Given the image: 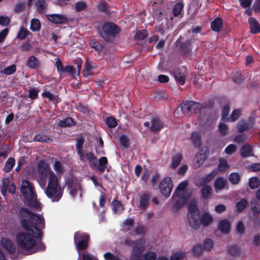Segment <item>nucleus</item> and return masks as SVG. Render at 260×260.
<instances>
[{"mask_svg": "<svg viewBox=\"0 0 260 260\" xmlns=\"http://www.w3.org/2000/svg\"><path fill=\"white\" fill-rule=\"evenodd\" d=\"M21 192L31 206L36 208H41L40 203L37 201V194L34 186L29 181L25 180L22 181Z\"/></svg>", "mask_w": 260, "mask_h": 260, "instance_id": "4", "label": "nucleus"}, {"mask_svg": "<svg viewBox=\"0 0 260 260\" xmlns=\"http://www.w3.org/2000/svg\"><path fill=\"white\" fill-rule=\"evenodd\" d=\"M88 236L85 233L76 232L74 235V242L78 250H84L88 247Z\"/></svg>", "mask_w": 260, "mask_h": 260, "instance_id": "7", "label": "nucleus"}, {"mask_svg": "<svg viewBox=\"0 0 260 260\" xmlns=\"http://www.w3.org/2000/svg\"><path fill=\"white\" fill-rule=\"evenodd\" d=\"M259 184V180L256 177H252L250 178L249 180V185L252 189L257 188Z\"/></svg>", "mask_w": 260, "mask_h": 260, "instance_id": "36", "label": "nucleus"}, {"mask_svg": "<svg viewBox=\"0 0 260 260\" xmlns=\"http://www.w3.org/2000/svg\"><path fill=\"white\" fill-rule=\"evenodd\" d=\"M54 170L57 174H62L64 172V169L62 164L58 160H55L53 165Z\"/></svg>", "mask_w": 260, "mask_h": 260, "instance_id": "33", "label": "nucleus"}, {"mask_svg": "<svg viewBox=\"0 0 260 260\" xmlns=\"http://www.w3.org/2000/svg\"><path fill=\"white\" fill-rule=\"evenodd\" d=\"M257 200L256 199H252L250 204L251 208L254 215H257L260 213V202Z\"/></svg>", "mask_w": 260, "mask_h": 260, "instance_id": "25", "label": "nucleus"}, {"mask_svg": "<svg viewBox=\"0 0 260 260\" xmlns=\"http://www.w3.org/2000/svg\"><path fill=\"white\" fill-rule=\"evenodd\" d=\"M202 251V248L201 245H197L192 249L193 254L196 256L199 255Z\"/></svg>", "mask_w": 260, "mask_h": 260, "instance_id": "60", "label": "nucleus"}, {"mask_svg": "<svg viewBox=\"0 0 260 260\" xmlns=\"http://www.w3.org/2000/svg\"><path fill=\"white\" fill-rule=\"evenodd\" d=\"M20 214L22 217L21 224L25 232L19 233L16 236L17 243L25 254H31L39 250H44L43 245L37 250L35 248L36 245V238L40 237L42 233L40 229L45 226V220L41 215L34 214L25 208L20 210Z\"/></svg>", "mask_w": 260, "mask_h": 260, "instance_id": "1", "label": "nucleus"}, {"mask_svg": "<svg viewBox=\"0 0 260 260\" xmlns=\"http://www.w3.org/2000/svg\"><path fill=\"white\" fill-rule=\"evenodd\" d=\"M174 76L175 80L181 85H183L186 80L185 75L182 71L179 69H176L174 70Z\"/></svg>", "mask_w": 260, "mask_h": 260, "instance_id": "19", "label": "nucleus"}, {"mask_svg": "<svg viewBox=\"0 0 260 260\" xmlns=\"http://www.w3.org/2000/svg\"><path fill=\"white\" fill-rule=\"evenodd\" d=\"M103 29L106 34L112 36L115 35L120 30L118 26L112 22L105 23L103 26Z\"/></svg>", "mask_w": 260, "mask_h": 260, "instance_id": "13", "label": "nucleus"}, {"mask_svg": "<svg viewBox=\"0 0 260 260\" xmlns=\"http://www.w3.org/2000/svg\"><path fill=\"white\" fill-rule=\"evenodd\" d=\"M240 115V110H235L233 111L230 116L228 118V121L234 122L236 120Z\"/></svg>", "mask_w": 260, "mask_h": 260, "instance_id": "44", "label": "nucleus"}, {"mask_svg": "<svg viewBox=\"0 0 260 260\" xmlns=\"http://www.w3.org/2000/svg\"><path fill=\"white\" fill-rule=\"evenodd\" d=\"M212 188L209 185H205L202 189V195L203 198L207 199L209 198L211 194Z\"/></svg>", "mask_w": 260, "mask_h": 260, "instance_id": "38", "label": "nucleus"}, {"mask_svg": "<svg viewBox=\"0 0 260 260\" xmlns=\"http://www.w3.org/2000/svg\"><path fill=\"white\" fill-rule=\"evenodd\" d=\"M94 69L91 63L86 61L85 63V68L83 71V74L85 77H87L92 74V71Z\"/></svg>", "mask_w": 260, "mask_h": 260, "instance_id": "29", "label": "nucleus"}, {"mask_svg": "<svg viewBox=\"0 0 260 260\" xmlns=\"http://www.w3.org/2000/svg\"><path fill=\"white\" fill-rule=\"evenodd\" d=\"M182 157L180 154H176L173 158L171 163L172 168H176L180 163Z\"/></svg>", "mask_w": 260, "mask_h": 260, "instance_id": "43", "label": "nucleus"}, {"mask_svg": "<svg viewBox=\"0 0 260 260\" xmlns=\"http://www.w3.org/2000/svg\"><path fill=\"white\" fill-rule=\"evenodd\" d=\"M34 140L36 142L50 143L52 141V139L46 136L42 135H37L34 137Z\"/></svg>", "mask_w": 260, "mask_h": 260, "instance_id": "34", "label": "nucleus"}, {"mask_svg": "<svg viewBox=\"0 0 260 260\" xmlns=\"http://www.w3.org/2000/svg\"><path fill=\"white\" fill-rule=\"evenodd\" d=\"M144 125L150 129L153 132H157L160 131L164 127V123L158 117H153L151 120V125L149 122H145Z\"/></svg>", "mask_w": 260, "mask_h": 260, "instance_id": "11", "label": "nucleus"}, {"mask_svg": "<svg viewBox=\"0 0 260 260\" xmlns=\"http://www.w3.org/2000/svg\"><path fill=\"white\" fill-rule=\"evenodd\" d=\"M120 144L122 146L127 148L129 145V139L125 135H122L119 138Z\"/></svg>", "mask_w": 260, "mask_h": 260, "instance_id": "50", "label": "nucleus"}, {"mask_svg": "<svg viewBox=\"0 0 260 260\" xmlns=\"http://www.w3.org/2000/svg\"><path fill=\"white\" fill-rule=\"evenodd\" d=\"M248 22L251 33L256 34L260 32V25L255 18L253 17L249 18Z\"/></svg>", "mask_w": 260, "mask_h": 260, "instance_id": "18", "label": "nucleus"}, {"mask_svg": "<svg viewBox=\"0 0 260 260\" xmlns=\"http://www.w3.org/2000/svg\"><path fill=\"white\" fill-rule=\"evenodd\" d=\"M206 159V155L205 153H199L196 155L194 157V160L195 161L194 164V167L198 168L202 165L205 159Z\"/></svg>", "mask_w": 260, "mask_h": 260, "instance_id": "24", "label": "nucleus"}, {"mask_svg": "<svg viewBox=\"0 0 260 260\" xmlns=\"http://www.w3.org/2000/svg\"><path fill=\"white\" fill-rule=\"evenodd\" d=\"M104 257L105 260H120L117 255L113 254L111 252H106L104 254Z\"/></svg>", "mask_w": 260, "mask_h": 260, "instance_id": "51", "label": "nucleus"}, {"mask_svg": "<svg viewBox=\"0 0 260 260\" xmlns=\"http://www.w3.org/2000/svg\"><path fill=\"white\" fill-rule=\"evenodd\" d=\"M213 247V242L211 239H207L204 244V247L207 250H210Z\"/></svg>", "mask_w": 260, "mask_h": 260, "instance_id": "61", "label": "nucleus"}, {"mask_svg": "<svg viewBox=\"0 0 260 260\" xmlns=\"http://www.w3.org/2000/svg\"><path fill=\"white\" fill-rule=\"evenodd\" d=\"M252 152V146L247 144L244 145L240 151L241 155L243 157H247L250 155H253Z\"/></svg>", "mask_w": 260, "mask_h": 260, "instance_id": "21", "label": "nucleus"}, {"mask_svg": "<svg viewBox=\"0 0 260 260\" xmlns=\"http://www.w3.org/2000/svg\"><path fill=\"white\" fill-rule=\"evenodd\" d=\"M10 22V19L8 17H4L0 16V25L2 26H7Z\"/></svg>", "mask_w": 260, "mask_h": 260, "instance_id": "58", "label": "nucleus"}, {"mask_svg": "<svg viewBox=\"0 0 260 260\" xmlns=\"http://www.w3.org/2000/svg\"><path fill=\"white\" fill-rule=\"evenodd\" d=\"M240 176L237 173H232L229 176L230 181L234 184H237L240 180Z\"/></svg>", "mask_w": 260, "mask_h": 260, "instance_id": "41", "label": "nucleus"}, {"mask_svg": "<svg viewBox=\"0 0 260 260\" xmlns=\"http://www.w3.org/2000/svg\"><path fill=\"white\" fill-rule=\"evenodd\" d=\"M84 142L82 137H79L76 139V148L77 153L79 156V159L81 161H84L86 159L93 165H96L98 160L96 157L91 152H84L82 150V146Z\"/></svg>", "mask_w": 260, "mask_h": 260, "instance_id": "6", "label": "nucleus"}, {"mask_svg": "<svg viewBox=\"0 0 260 260\" xmlns=\"http://www.w3.org/2000/svg\"><path fill=\"white\" fill-rule=\"evenodd\" d=\"M47 17L50 21L55 24H64L66 23L68 20L67 18L62 14H49L48 15Z\"/></svg>", "mask_w": 260, "mask_h": 260, "instance_id": "14", "label": "nucleus"}, {"mask_svg": "<svg viewBox=\"0 0 260 260\" xmlns=\"http://www.w3.org/2000/svg\"><path fill=\"white\" fill-rule=\"evenodd\" d=\"M124 243L128 246L133 245L132 255L136 257L139 256L145 248V241L143 239H140L136 242L126 239Z\"/></svg>", "mask_w": 260, "mask_h": 260, "instance_id": "8", "label": "nucleus"}, {"mask_svg": "<svg viewBox=\"0 0 260 260\" xmlns=\"http://www.w3.org/2000/svg\"><path fill=\"white\" fill-rule=\"evenodd\" d=\"M112 207L113 212L117 214H120L123 210L122 205L117 200L112 202Z\"/></svg>", "mask_w": 260, "mask_h": 260, "instance_id": "28", "label": "nucleus"}, {"mask_svg": "<svg viewBox=\"0 0 260 260\" xmlns=\"http://www.w3.org/2000/svg\"><path fill=\"white\" fill-rule=\"evenodd\" d=\"M66 184L68 188L70 189V193L73 198H81L82 191L80 185L79 184H74V180H73L69 181Z\"/></svg>", "mask_w": 260, "mask_h": 260, "instance_id": "10", "label": "nucleus"}, {"mask_svg": "<svg viewBox=\"0 0 260 260\" xmlns=\"http://www.w3.org/2000/svg\"><path fill=\"white\" fill-rule=\"evenodd\" d=\"M230 112V108H229V106H228V105H226L223 108V109H222V116H221V118H222V120H228V115L229 114V113Z\"/></svg>", "mask_w": 260, "mask_h": 260, "instance_id": "55", "label": "nucleus"}, {"mask_svg": "<svg viewBox=\"0 0 260 260\" xmlns=\"http://www.w3.org/2000/svg\"><path fill=\"white\" fill-rule=\"evenodd\" d=\"M200 214L197 207V201L192 200L190 202L188 213V220L190 226L193 229H198L200 226L199 220Z\"/></svg>", "mask_w": 260, "mask_h": 260, "instance_id": "5", "label": "nucleus"}, {"mask_svg": "<svg viewBox=\"0 0 260 260\" xmlns=\"http://www.w3.org/2000/svg\"><path fill=\"white\" fill-rule=\"evenodd\" d=\"M36 4L40 11H43L46 9V3L43 0H37Z\"/></svg>", "mask_w": 260, "mask_h": 260, "instance_id": "56", "label": "nucleus"}, {"mask_svg": "<svg viewBox=\"0 0 260 260\" xmlns=\"http://www.w3.org/2000/svg\"><path fill=\"white\" fill-rule=\"evenodd\" d=\"M28 34V31L24 28H21L17 34V38L20 40L24 39Z\"/></svg>", "mask_w": 260, "mask_h": 260, "instance_id": "52", "label": "nucleus"}, {"mask_svg": "<svg viewBox=\"0 0 260 260\" xmlns=\"http://www.w3.org/2000/svg\"><path fill=\"white\" fill-rule=\"evenodd\" d=\"M14 164L15 159L13 158H9L6 163L4 171L6 172H10L13 168Z\"/></svg>", "mask_w": 260, "mask_h": 260, "instance_id": "39", "label": "nucleus"}, {"mask_svg": "<svg viewBox=\"0 0 260 260\" xmlns=\"http://www.w3.org/2000/svg\"><path fill=\"white\" fill-rule=\"evenodd\" d=\"M226 210V207L222 204H219L215 207V211L218 213L223 212Z\"/></svg>", "mask_w": 260, "mask_h": 260, "instance_id": "64", "label": "nucleus"}, {"mask_svg": "<svg viewBox=\"0 0 260 260\" xmlns=\"http://www.w3.org/2000/svg\"><path fill=\"white\" fill-rule=\"evenodd\" d=\"M90 45L92 48H94L96 50L100 51L102 49L103 46L96 40H92L90 42Z\"/></svg>", "mask_w": 260, "mask_h": 260, "instance_id": "49", "label": "nucleus"}, {"mask_svg": "<svg viewBox=\"0 0 260 260\" xmlns=\"http://www.w3.org/2000/svg\"><path fill=\"white\" fill-rule=\"evenodd\" d=\"M190 102H186L183 103L181 105V110L184 114L188 115L190 112Z\"/></svg>", "mask_w": 260, "mask_h": 260, "instance_id": "46", "label": "nucleus"}, {"mask_svg": "<svg viewBox=\"0 0 260 260\" xmlns=\"http://www.w3.org/2000/svg\"><path fill=\"white\" fill-rule=\"evenodd\" d=\"M106 123L109 127H115L117 125V122L115 118L112 117H108L106 120Z\"/></svg>", "mask_w": 260, "mask_h": 260, "instance_id": "54", "label": "nucleus"}, {"mask_svg": "<svg viewBox=\"0 0 260 260\" xmlns=\"http://www.w3.org/2000/svg\"><path fill=\"white\" fill-rule=\"evenodd\" d=\"M219 161L217 171L223 172L230 168V165L228 164L226 159L223 158H219Z\"/></svg>", "mask_w": 260, "mask_h": 260, "instance_id": "30", "label": "nucleus"}, {"mask_svg": "<svg viewBox=\"0 0 260 260\" xmlns=\"http://www.w3.org/2000/svg\"><path fill=\"white\" fill-rule=\"evenodd\" d=\"M218 129L221 135H225L228 133V127L226 124L220 123L218 126Z\"/></svg>", "mask_w": 260, "mask_h": 260, "instance_id": "53", "label": "nucleus"}, {"mask_svg": "<svg viewBox=\"0 0 260 260\" xmlns=\"http://www.w3.org/2000/svg\"><path fill=\"white\" fill-rule=\"evenodd\" d=\"M227 187L228 182L225 178L219 177L215 179L214 184V187L216 192H218Z\"/></svg>", "mask_w": 260, "mask_h": 260, "instance_id": "16", "label": "nucleus"}, {"mask_svg": "<svg viewBox=\"0 0 260 260\" xmlns=\"http://www.w3.org/2000/svg\"><path fill=\"white\" fill-rule=\"evenodd\" d=\"M218 228L222 233H228L231 228V224L228 220H222L219 222Z\"/></svg>", "mask_w": 260, "mask_h": 260, "instance_id": "23", "label": "nucleus"}, {"mask_svg": "<svg viewBox=\"0 0 260 260\" xmlns=\"http://www.w3.org/2000/svg\"><path fill=\"white\" fill-rule=\"evenodd\" d=\"M1 244L2 247L10 254L13 253L15 251V246L13 242L9 239L7 238H2Z\"/></svg>", "mask_w": 260, "mask_h": 260, "instance_id": "15", "label": "nucleus"}, {"mask_svg": "<svg viewBox=\"0 0 260 260\" xmlns=\"http://www.w3.org/2000/svg\"><path fill=\"white\" fill-rule=\"evenodd\" d=\"M247 205V201L245 199H242L236 204V210L241 212L244 210Z\"/></svg>", "mask_w": 260, "mask_h": 260, "instance_id": "37", "label": "nucleus"}, {"mask_svg": "<svg viewBox=\"0 0 260 260\" xmlns=\"http://www.w3.org/2000/svg\"><path fill=\"white\" fill-rule=\"evenodd\" d=\"M41 24L40 21L37 19H33L31 21L30 29L32 31H38L40 30Z\"/></svg>", "mask_w": 260, "mask_h": 260, "instance_id": "42", "label": "nucleus"}, {"mask_svg": "<svg viewBox=\"0 0 260 260\" xmlns=\"http://www.w3.org/2000/svg\"><path fill=\"white\" fill-rule=\"evenodd\" d=\"M237 146L235 144H230L228 145L224 150V152L228 155L233 154L237 150Z\"/></svg>", "mask_w": 260, "mask_h": 260, "instance_id": "47", "label": "nucleus"}, {"mask_svg": "<svg viewBox=\"0 0 260 260\" xmlns=\"http://www.w3.org/2000/svg\"><path fill=\"white\" fill-rule=\"evenodd\" d=\"M16 68L15 65L12 64L5 68L3 71H1V72L4 73L7 75H10L13 74L16 71Z\"/></svg>", "mask_w": 260, "mask_h": 260, "instance_id": "45", "label": "nucleus"}, {"mask_svg": "<svg viewBox=\"0 0 260 260\" xmlns=\"http://www.w3.org/2000/svg\"><path fill=\"white\" fill-rule=\"evenodd\" d=\"M74 123V121L72 118L71 117H68L65 119L60 120L58 122V124L60 127H65L67 126L73 125Z\"/></svg>", "mask_w": 260, "mask_h": 260, "instance_id": "32", "label": "nucleus"}, {"mask_svg": "<svg viewBox=\"0 0 260 260\" xmlns=\"http://www.w3.org/2000/svg\"><path fill=\"white\" fill-rule=\"evenodd\" d=\"M156 258V254L153 252H148L144 254L145 260H155Z\"/></svg>", "mask_w": 260, "mask_h": 260, "instance_id": "59", "label": "nucleus"}, {"mask_svg": "<svg viewBox=\"0 0 260 260\" xmlns=\"http://www.w3.org/2000/svg\"><path fill=\"white\" fill-rule=\"evenodd\" d=\"M187 185L188 182L184 181L176 188L172 198L175 202L172 207L174 211H177L184 206L190 197L191 192L186 189Z\"/></svg>", "mask_w": 260, "mask_h": 260, "instance_id": "3", "label": "nucleus"}, {"mask_svg": "<svg viewBox=\"0 0 260 260\" xmlns=\"http://www.w3.org/2000/svg\"><path fill=\"white\" fill-rule=\"evenodd\" d=\"M184 7V4L182 2H180L177 3L174 7L173 9V13L175 16H179L180 14Z\"/></svg>", "mask_w": 260, "mask_h": 260, "instance_id": "35", "label": "nucleus"}, {"mask_svg": "<svg viewBox=\"0 0 260 260\" xmlns=\"http://www.w3.org/2000/svg\"><path fill=\"white\" fill-rule=\"evenodd\" d=\"M253 125V119L249 120L248 123L244 121H241L238 124V129L239 132H242L247 129L250 128Z\"/></svg>", "mask_w": 260, "mask_h": 260, "instance_id": "22", "label": "nucleus"}, {"mask_svg": "<svg viewBox=\"0 0 260 260\" xmlns=\"http://www.w3.org/2000/svg\"><path fill=\"white\" fill-rule=\"evenodd\" d=\"M37 181L40 187L44 190L46 196L53 202H57L61 198L63 189L59 180L45 161H40L37 168Z\"/></svg>", "mask_w": 260, "mask_h": 260, "instance_id": "2", "label": "nucleus"}, {"mask_svg": "<svg viewBox=\"0 0 260 260\" xmlns=\"http://www.w3.org/2000/svg\"><path fill=\"white\" fill-rule=\"evenodd\" d=\"M229 251L230 252L234 255H238L240 253L239 248L235 245L231 246L229 249Z\"/></svg>", "mask_w": 260, "mask_h": 260, "instance_id": "63", "label": "nucleus"}, {"mask_svg": "<svg viewBox=\"0 0 260 260\" xmlns=\"http://www.w3.org/2000/svg\"><path fill=\"white\" fill-rule=\"evenodd\" d=\"M149 199L148 195L146 194L142 195L140 197L139 208L143 210H146L148 204Z\"/></svg>", "mask_w": 260, "mask_h": 260, "instance_id": "26", "label": "nucleus"}, {"mask_svg": "<svg viewBox=\"0 0 260 260\" xmlns=\"http://www.w3.org/2000/svg\"><path fill=\"white\" fill-rule=\"evenodd\" d=\"M190 112L197 113L202 108V105L198 103L190 101Z\"/></svg>", "mask_w": 260, "mask_h": 260, "instance_id": "40", "label": "nucleus"}, {"mask_svg": "<svg viewBox=\"0 0 260 260\" xmlns=\"http://www.w3.org/2000/svg\"><path fill=\"white\" fill-rule=\"evenodd\" d=\"M86 7V4L83 2H79L76 3L75 6L76 10L77 12L81 11Z\"/></svg>", "mask_w": 260, "mask_h": 260, "instance_id": "57", "label": "nucleus"}, {"mask_svg": "<svg viewBox=\"0 0 260 260\" xmlns=\"http://www.w3.org/2000/svg\"><path fill=\"white\" fill-rule=\"evenodd\" d=\"M190 140L194 147H199L202 144V139L199 133L193 132L192 133Z\"/></svg>", "mask_w": 260, "mask_h": 260, "instance_id": "20", "label": "nucleus"}, {"mask_svg": "<svg viewBox=\"0 0 260 260\" xmlns=\"http://www.w3.org/2000/svg\"><path fill=\"white\" fill-rule=\"evenodd\" d=\"M213 221V217L211 214L208 212L203 213L200 218V222L204 226H207Z\"/></svg>", "mask_w": 260, "mask_h": 260, "instance_id": "17", "label": "nucleus"}, {"mask_svg": "<svg viewBox=\"0 0 260 260\" xmlns=\"http://www.w3.org/2000/svg\"><path fill=\"white\" fill-rule=\"evenodd\" d=\"M185 257V253L179 251L173 254L171 257L170 260H181Z\"/></svg>", "mask_w": 260, "mask_h": 260, "instance_id": "48", "label": "nucleus"}, {"mask_svg": "<svg viewBox=\"0 0 260 260\" xmlns=\"http://www.w3.org/2000/svg\"><path fill=\"white\" fill-rule=\"evenodd\" d=\"M217 170L214 169L210 173L199 178L197 181V185L200 186H204L210 182L217 175Z\"/></svg>", "mask_w": 260, "mask_h": 260, "instance_id": "12", "label": "nucleus"}, {"mask_svg": "<svg viewBox=\"0 0 260 260\" xmlns=\"http://www.w3.org/2000/svg\"><path fill=\"white\" fill-rule=\"evenodd\" d=\"M245 231L244 225L242 221H239L237 225V231L239 234H243Z\"/></svg>", "mask_w": 260, "mask_h": 260, "instance_id": "62", "label": "nucleus"}, {"mask_svg": "<svg viewBox=\"0 0 260 260\" xmlns=\"http://www.w3.org/2000/svg\"><path fill=\"white\" fill-rule=\"evenodd\" d=\"M28 66L31 69H36L40 67L39 60L34 56H31L27 62Z\"/></svg>", "mask_w": 260, "mask_h": 260, "instance_id": "31", "label": "nucleus"}, {"mask_svg": "<svg viewBox=\"0 0 260 260\" xmlns=\"http://www.w3.org/2000/svg\"><path fill=\"white\" fill-rule=\"evenodd\" d=\"M211 28L215 31H220L222 27V20L219 18H216L211 22Z\"/></svg>", "mask_w": 260, "mask_h": 260, "instance_id": "27", "label": "nucleus"}, {"mask_svg": "<svg viewBox=\"0 0 260 260\" xmlns=\"http://www.w3.org/2000/svg\"><path fill=\"white\" fill-rule=\"evenodd\" d=\"M159 188L161 194L168 198L170 196L173 188V183L170 177H166L159 183Z\"/></svg>", "mask_w": 260, "mask_h": 260, "instance_id": "9", "label": "nucleus"}]
</instances>
